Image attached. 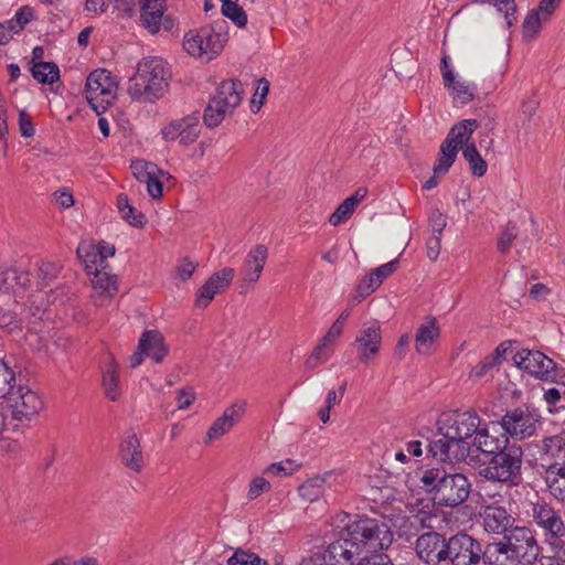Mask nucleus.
Listing matches in <instances>:
<instances>
[{
    "label": "nucleus",
    "instance_id": "nucleus-55",
    "mask_svg": "<svg viewBox=\"0 0 565 565\" xmlns=\"http://www.w3.org/2000/svg\"><path fill=\"white\" fill-rule=\"evenodd\" d=\"M19 129L21 136L24 138H31L35 134V128L32 118L24 109L19 111Z\"/></svg>",
    "mask_w": 565,
    "mask_h": 565
},
{
    "label": "nucleus",
    "instance_id": "nucleus-29",
    "mask_svg": "<svg viewBox=\"0 0 565 565\" xmlns=\"http://www.w3.org/2000/svg\"><path fill=\"white\" fill-rule=\"evenodd\" d=\"M480 122L477 119H463L455 124L443 143L450 148L455 147V151L466 148L471 143L473 132L478 129Z\"/></svg>",
    "mask_w": 565,
    "mask_h": 565
},
{
    "label": "nucleus",
    "instance_id": "nucleus-49",
    "mask_svg": "<svg viewBox=\"0 0 565 565\" xmlns=\"http://www.w3.org/2000/svg\"><path fill=\"white\" fill-rule=\"evenodd\" d=\"M380 286V280L376 279L375 275L371 271L364 279L360 281L356 287L359 295L358 301H361L370 294H372Z\"/></svg>",
    "mask_w": 565,
    "mask_h": 565
},
{
    "label": "nucleus",
    "instance_id": "nucleus-9",
    "mask_svg": "<svg viewBox=\"0 0 565 565\" xmlns=\"http://www.w3.org/2000/svg\"><path fill=\"white\" fill-rule=\"evenodd\" d=\"M117 83L105 68L93 71L86 78L85 96L92 109L100 115L117 96Z\"/></svg>",
    "mask_w": 565,
    "mask_h": 565
},
{
    "label": "nucleus",
    "instance_id": "nucleus-15",
    "mask_svg": "<svg viewBox=\"0 0 565 565\" xmlns=\"http://www.w3.org/2000/svg\"><path fill=\"white\" fill-rule=\"evenodd\" d=\"M504 543L520 558L531 562L539 554V544L531 529L526 526L510 527L504 534Z\"/></svg>",
    "mask_w": 565,
    "mask_h": 565
},
{
    "label": "nucleus",
    "instance_id": "nucleus-61",
    "mask_svg": "<svg viewBox=\"0 0 565 565\" xmlns=\"http://www.w3.org/2000/svg\"><path fill=\"white\" fill-rule=\"evenodd\" d=\"M121 214V217L134 226L143 225V214L138 212L132 205L127 207Z\"/></svg>",
    "mask_w": 565,
    "mask_h": 565
},
{
    "label": "nucleus",
    "instance_id": "nucleus-27",
    "mask_svg": "<svg viewBox=\"0 0 565 565\" xmlns=\"http://www.w3.org/2000/svg\"><path fill=\"white\" fill-rule=\"evenodd\" d=\"M440 337V328L435 317H427L418 327L415 335V350L420 355H430Z\"/></svg>",
    "mask_w": 565,
    "mask_h": 565
},
{
    "label": "nucleus",
    "instance_id": "nucleus-16",
    "mask_svg": "<svg viewBox=\"0 0 565 565\" xmlns=\"http://www.w3.org/2000/svg\"><path fill=\"white\" fill-rule=\"evenodd\" d=\"M199 121V113L173 120L162 128V138L168 142L179 139L180 143L184 146L191 145L200 135Z\"/></svg>",
    "mask_w": 565,
    "mask_h": 565
},
{
    "label": "nucleus",
    "instance_id": "nucleus-51",
    "mask_svg": "<svg viewBox=\"0 0 565 565\" xmlns=\"http://www.w3.org/2000/svg\"><path fill=\"white\" fill-rule=\"evenodd\" d=\"M337 558L332 557L329 553V546L323 552H318L303 558L299 565H338Z\"/></svg>",
    "mask_w": 565,
    "mask_h": 565
},
{
    "label": "nucleus",
    "instance_id": "nucleus-19",
    "mask_svg": "<svg viewBox=\"0 0 565 565\" xmlns=\"http://www.w3.org/2000/svg\"><path fill=\"white\" fill-rule=\"evenodd\" d=\"M234 275V269L230 267L222 268L214 273L198 290L195 300L196 307H207L217 294L224 291L231 285Z\"/></svg>",
    "mask_w": 565,
    "mask_h": 565
},
{
    "label": "nucleus",
    "instance_id": "nucleus-2",
    "mask_svg": "<svg viewBox=\"0 0 565 565\" xmlns=\"http://www.w3.org/2000/svg\"><path fill=\"white\" fill-rule=\"evenodd\" d=\"M482 420L472 409L443 413L437 420V429L444 438L430 441L428 452L435 459L457 463L470 454L473 439Z\"/></svg>",
    "mask_w": 565,
    "mask_h": 565
},
{
    "label": "nucleus",
    "instance_id": "nucleus-4",
    "mask_svg": "<svg viewBox=\"0 0 565 565\" xmlns=\"http://www.w3.org/2000/svg\"><path fill=\"white\" fill-rule=\"evenodd\" d=\"M167 63L157 56L145 57L129 78L128 94L138 102L153 103L162 97L168 86Z\"/></svg>",
    "mask_w": 565,
    "mask_h": 565
},
{
    "label": "nucleus",
    "instance_id": "nucleus-30",
    "mask_svg": "<svg viewBox=\"0 0 565 565\" xmlns=\"http://www.w3.org/2000/svg\"><path fill=\"white\" fill-rule=\"evenodd\" d=\"M508 439L504 435L494 436L490 434L488 425L481 423L480 429L476 433L473 439H471V448L494 456L508 446Z\"/></svg>",
    "mask_w": 565,
    "mask_h": 565
},
{
    "label": "nucleus",
    "instance_id": "nucleus-48",
    "mask_svg": "<svg viewBox=\"0 0 565 565\" xmlns=\"http://www.w3.org/2000/svg\"><path fill=\"white\" fill-rule=\"evenodd\" d=\"M298 469V465L292 460H285L271 463L265 469V473L278 477H286L294 473Z\"/></svg>",
    "mask_w": 565,
    "mask_h": 565
},
{
    "label": "nucleus",
    "instance_id": "nucleus-64",
    "mask_svg": "<svg viewBox=\"0 0 565 565\" xmlns=\"http://www.w3.org/2000/svg\"><path fill=\"white\" fill-rule=\"evenodd\" d=\"M553 555L544 556L540 565H565V548L561 551H551Z\"/></svg>",
    "mask_w": 565,
    "mask_h": 565
},
{
    "label": "nucleus",
    "instance_id": "nucleus-31",
    "mask_svg": "<svg viewBox=\"0 0 565 565\" xmlns=\"http://www.w3.org/2000/svg\"><path fill=\"white\" fill-rule=\"evenodd\" d=\"M520 558L504 542L489 543L482 550L481 565H519Z\"/></svg>",
    "mask_w": 565,
    "mask_h": 565
},
{
    "label": "nucleus",
    "instance_id": "nucleus-26",
    "mask_svg": "<svg viewBox=\"0 0 565 565\" xmlns=\"http://www.w3.org/2000/svg\"><path fill=\"white\" fill-rule=\"evenodd\" d=\"M338 481V475L333 471L324 472L306 480L298 489L299 494L307 501L313 502L331 490Z\"/></svg>",
    "mask_w": 565,
    "mask_h": 565
},
{
    "label": "nucleus",
    "instance_id": "nucleus-42",
    "mask_svg": "<svg viewBox=\"0 0 565 565\" xmlns=\"http://www.w3.org/2000/svg\"><path fill=\"white\" fill-rule=\"evenodd\" d=\"M17 384L15 372L0 359V398L6 399Z\"/></svg>",
    "mask_w": 565,
    "mask_h": 565
},
{
    "label": "nucleus",
    "instance_id": "nucleus-41",
    "mask_svg": "<svg viewBox=\"0 0 565 565\" xmlns=\"http://www.w3.org/2000/svg\"><path fill=\"white\" fill-rule=\"evenodd\" d=\"M238 0H222V14L231 19L238 28H243L247 23V15L242 7L237 3Z\"/></svg>",
    "mask_w": 565,
    "mask_h": 565
},
{
    "label": "nucleus",
    "instance_id": "nucleus-38",
    "mask_svg": "<svg viewBox=\"0 0 565 565\" xmlns=\"http://www.w3.org/2000/svg\"><path fill=\"white\" fill-rule=\"evenodd\" d=\"M462 156L468 161L473 175L483 177L487 173L488 164L477 150L475 141L463 148Z\"/></svg>",
    "mask_w": 565,
    "mask_h": 565
},
{
    "label": "nucleus",
    "instance_id": "nucleus-24",
    "mask_svg": "<svg viewBox=\"0 0 565 565\" xmlns=\"http://www.w3.org/2000/svg\"><path fill=\"white\" fill-rule=\"evenodd\" d=\"M119 458L122 465L134 472H140L143 469L145 458L140 440L135 433H128L120 441Z\"/></svg>",
    "mask_w": 565,
    "mask_h": 565
},
{
    "label": "nucleus",
    "instance_id": "nucleus-57",
    "mask_svg": "<svg viewBox=\"0 0 565 565\" xmlns=\"http://www.w3.org/2000/svg\"><path fill=\"white\" fill-rule=\"evenodd\" d=\"M398 265V259L391 260L384 265H381L372 270L373 275H375L376 279L380 280V285L391 276L396 269Z\"/></svg>",
    "mask_w": 565,
    "mask_h": 565
},
{
    "label": "nucleus",
    "instance_id": "nucleus-5",
    "mask_svg": "<svg viewBox=\"0 0 565 565\" xmlns=\"http://www.w3.org/2000/svg\"><path fill=\"white\" fill-rule=\"evenodd\" d=\"M523 450L516 445H508L492 456L487 466L479 470V476L489 481L518 486L522 480Z\"/></svg>",
    "mask_w": 565,
    "mask_h": 565
},
{
    "label": "nucleus",
    "instance_id": "nucleus-56",
    "mask_svg": "<svg viewBox=\"0 0 565 565\" xmlns=\"http://www.w3.org/2000/svg\"><path fill=\"white\" fill-rule=\"evenodd\" d=\"M134 175L139 180L140 182H143L147 177L154 173V166L148 164L143 161H135L130 166Z\"/></svg>",
    "mask_w": 565,
    "mask_h": 565
},
{
    "label": "nucleus",
    "instance_id": "nucleus-13",
    "mask_svg": "<svg viewBox=\"0 0 565 565\" xmlns=\"http://www.w3.org/2000/svg\"><path fill=\"white\" fill-rule=\"evenodd\" d=\"M537 423V415L529 407L513 408L501 418V427L504 433L520 440L533 436Z\"/></svg>",
    "mask_w": 565,
    "mask_h": 565
},
{
    "label": "nucleus",
    "instance_id": "nucleus-11",
    "mask_svg": "<svg viewBox=\"0 0 565 565\" xmlns=\"http://www.w3.org/2000/svg\"><path fill=\"white\" fill-rule=\"evenodd\" d=\"M6 401L12 418L19 422L31 420L39 415L44 406L40 394L22 384H17Z\"/></svg>",
    "mask_w": 565,
    "mask_h": 565
},
{
    "label": "nucleus",
    "instance_id": "nucleus-58",
    "mask_svg": "<svg viewBox=\"0 0 565 565\" xmlns=\"http://www.w3.org/2000/svg\"><path fill=\"white\" fill-rule=\"evenodd\" d=\"M429 224L433 235L441 236L443 231L447 225L446 216L439 211H434L429 217Z\"/></svg>",
    "mask_w": 565,
    "mask_h": 565
},
{
    "label": "nucleus",
    "instance_id": "nucleus-44",
    "mask_svg": "<svg viewBox=\"0 0 565 565\" xmlns=\"http://www.w3.org/2000/svg\"><path fill=\"white\" fill-rule=\"evenodd\" d=\"M519 234L516 224L509 222L498 237L497 248L500 253H507Z\"/></svg>",
    "mask_w": 565,
    "mask_h": 565
},
{
    "label": "nucleus",
    "instance_id": "nucleus-50",
    "mask_svg": "<svg viewBox=\"0 0 565 565\" xmlns=\"http://www.w3.org/2000/svg\"><path fill=\"white\" fill-rule=\"evenodd\" d=\"M493 4L498 8L499 11H504V19L507 26L510 28L516 21L515 12L516 6L514 0H492Z\"/></svg>",
    "mask_w": 565,
    "mask_h": 565
},
{
    "label": "nucleus",
    "instance_id": "nucleus-34",
    "mask_svg": "<svg viewBox=\"0 0 565 565\" xmlns=\"http://www.w3.org/2000/svg\"><path fill=\"white\" fill-rule=\"evenodd\" d=\"M366 195L367 189L359 188L335 209L329 217V223L333 226H338L341 223L347 222L352 216L355 207L366 198Z\"/></svg>",
    "mask_w": 565,
    "mask_h": 565
},
{
    "label": "nucleus",
    "instance_id": "nucleus-28",
    "mask_svg": "<svg viewBox=\"0 0 565 565\" xmlns=\"http://www.w3.org/2000/svg\"><path fill=\"white\" fill-rule=\"evenodd\" d=\"M118 369L115 356L110 352L106 353L102 365V385L105 396L113 402L121 395Z\"/></svg>",
    "mask_w": 565,
    "mask_h": 565
},
{
    "label": "nucleus",
    "instance_id": "nucleus-53",
    "mask_svg": "<svg viewBox=\"0 0 565 565\" xmlns=\"http://www.w3.org/2000/svg\"><path fill=\"white\" fill-rule=\"evenodd\" d=\"M270 488L271 484L268 480H266L264 477H256L250 481L247 498L248 500H254L264 492H268Z\"/></svg>",
    "mask_w": 565,
    "mask_h": 565
},
{
    "label": "nucleus",
    "instance_id": "nucleus-8",
    "mask_svg": "<svg viewBox=\"0 0 565 565\" xmlns=\"http://www.w3.org/2000/svg\"><path fill=\"white\" fill-rule=\"evenodd\" d=\"M243 94V84L239 81L222 82L204 110V124L210 128L221 125L241 104Z\"/></svg>",
    "mask_w": 565,
    "mask_h": 565
},
{
    "label": "nucleus",
    "instance_id": "nucleus-60",
    "mask_svg": "<svg viewBox=\"0 0 565 565\" xmlns=\"http://www.w3.org/2000/svg\"><path fill=\"white\" fill-rule=\"evenodd\" d=\"M142 183H146L147 191L152 199H160L162 196V182L154 177V173L147 177Z\"/></svg>",
    "mask_w": 565,
    "mask_h": 565
},
{
    "label": "nucleus",
    "instance_id": "nucleus-21",
    "mask_svg": "<svg viewBox=\"0 0 565 565\" xmlns=\"http://www.w3.org/2000/svg\"><path fill=\"white\" fill-rule=\"evenodd\" d=\"M246 411V403L244 401H238L227 407L221 417L215 419L213 424L210 426L206 437L205 444H210L226 433H228L236 424L241 422Z\"/></svg>",
    "mask_w": 565,
    "mask_h": 565
},
{
    "label": "nucleus",
    "instance_id": "nucleus-39",
    "mask_svg": "<svg viewBox=\"0 0 565 565\" xmlns=\"http://www.w3.org/2000/svg\"><path fill=\"white\" fill-rule=\"evenodd\" d=\"M115 255V246L106 242H102L97 245V253H86L84 262L86 269H90L94 266L105 267L106 259Z\"/></svg>",
    "mask_w": 565,
    "mask_h": 565
},
{
    "label": "nucleus",
    "instance_id": "nucleus-3",
    "mask_svg": "<svg viewBox=\"0 0 565 565\" xmlns=\"http://www.w3.org/2000/svg\"><path fill=\"white\" fill-rule=\"evenodd\" d=\"M419 480L438 505L457 507L468 499L471 489L463 473L450 472L444 467L424 470Z\"/></svg>",
    "mask_w": 565,
    "mask_h": 565
},
{
    "label": "nucleus",
    "instance_id": "nucleus-46",
    "mask_svg": "<svg viewBox=\"0 0 565 565\" xmlns=\"http://www.w3.org/2000/svg\"><path fill=\"white\" fill-rule=\"evenodd\" d=\"M268 92L269 82L265 77L259 78L257 81L256 90L250 100V109L253 113H257L260 109L266 99V96L268 95Z\"/></svg>",
    "mask_w": 565,
    "mask_h": 565
},
{
    "label": "nucleus",
    "instance_id": "nucleus-1",
    "mask_svg": "<svg viewBox=\"0 0 565 565\" xmlns=\"http://www.w3.org/2000/svg\"><path fill=\"white\" fill-rule=\"evenodd\" d=\"M392 541L393 534L386 524L365 518L348 524L329 544V553L340 565H356L364 558L372 562L375 555H385L382 551Z\"/></svg>",
    "mask_w": 565,
    "mask_h": 565
},
{
    "label": "nucleus",
    "instance_id": "nucleus-12",
    "mask_svg": "<svg viewBox=\"0 0 565 565\" xmlns=\"http://www.w3.org/2000/svg\"><path fill=\"white\" fill-rule=\"evenodd\" d=\"M515 365L543 381L554 382L557 377L555 362L541 351L522 349L513 355Z\"/></svg>",
    "mask_w": 565,
    "mask_h": 565
},
{
    "label": "nucleus",
    "instance_id": "nucleus-25",
    "mask_svg": "<svg viewBox=\"0 0 565 565\" xmlns=\"http://www.w3.org/2000/svg\"><path fill=\"white\" fill-rule=\"evenodd\" d=\"M267 256L268 249L262 244H257L248 252L241 268V277L244 282L254 284L258 281L265 267Z\"/></svg>",
    "mask_w": 565,
    "mask_h": 565
},
{
    "label": "nucleus",
    "instance_id": "nucleus-35",
    "mask_svg": "<svg viewBox=\"0 0 565 565\" xmlns=\"http://www.w3.org/2000/svg\"><path fill=\"white\" fill-rule=\"evenodd\" d=\"M545 482L551 495L558 502L565 503V467L546 470Z\"/></svg>",
    "mask_w": 565,
    "mask_h": 565
},
{
    "label": "nucleus",
    "instance_id": "nucleus-40",
    "mask_svg": "<svg viewBox=\"0 0 565 565\" xmlns=\"http://www.w3.org/2000/svg\"><path fill=\"white\" fill-rule=\"evenodd\" d=\"M455 147L441 143L439 156L434 164V173L445 175L457 158Z\"/></svg>",
    "mask_w": 565,
    "mask_h": 565
},
{
    "label": "nucleus",
    "instance_id": "nucleus-22",
    "mask_svg": "<svg viewBox=\"0 0 565 565\" xmlns=\"http://www.w3.org/2000/svg\"><path fill=\"white\" fill-rule=\"evenodd\" d=\"M541 461L545 471L565 467V433L542 440Z\"/></svg>",
    "mask_w": 565,
    "mask_h": 565
},
{
    "label": "nucleus",
    "instance_id": "nucleus-45",
    "mask_svg": "<svg viewBox=\"0 0 565 565\" xmlns=\"http://www.w3.org/2000/svg\"><path fill=\"white\" fill-rule=\"evenodd\" d=\"M60 268L56 264L51 262H41L38 268L39 285L46 287L58 275Z\"/></svg>",
    "mask_w": 565,
    "mask_h": 565
},
{
    "label": "nucleus",
    "instance_id": "nucleus-17",
    "mask_svg": "<svg viewBox=\"0 0 565 565\" xmlns=\"http://www.w3.org/2000/svg\"><path fill=\"white\" fill-rule=\"evenodd\" d=\"M447 540L437 532L422 534L416 541V553L420 559L429 565L446 563Z\"/></svg>",
    "mask_w": 565,
    "mask_h": 565
},
{
    "label": "nucleus",
    "instance_id": "nucleus-52",
    "mask_svg": "<svg viewBox=\"0 0 565 565\" xmlns=\"http://www.w3.org/2000/svg\"><path fill=\"white\" fill-rule=\"evenodd\" d=\"M540 12L532 11L530 12L524 22H523V33L526 38H533L541 29V18Z\"/></svg>",
    "mask_w": 565,
    "mask_h": 565
},
{
    "label": "nucleus",
    "instance_id": "nucleus-6",
    "mask_svg": "<svg viewBox=\"0 0 565 565\" xmlns=\"http://www.w3.org/2000/svg\"><path fill=\"white\" fill-rule=\"evenodd\" d=\"M226 24V21L221 19L212 25L189 31L183 40L184 50L194 57L214 58L227 41Z\"/></svg>",
    "mask_w": 565,
    "mask_h": 565
},
{
    "label": "nucleus",
    "instance_id": "nucleus-33",
    "mask_svg": "<svg viewBox=\"0 0 565 565\" xmlns=\"http://www.w3.org/2000/svg\"><path fill=\"white\" fill-rule=\"evenodd\" d=\"M139 350L157 363H160L168 353L162 334L156 330H147L141 334Z\"/></svg>",
    "mask_w": 565,
    "mask_h": 565
},
{
    "label": "nucleus",
    "instance_id": "nucleus-32",
    "mask_svg": "<svg viewBox=\"0 0 565 565\" xmlns=\"http://www.w3.org/2000/svg\"><path fill=\"white\" fill-rule=\"evenodd\" d=\"M30 282L29 274L17 268L0 269V290L22 298L25 286Z\"/></svg>",
    "mask_w": 565,
    "mask_h": 565
},
{
    "label": "nucleus",
    "instance_id": "nucleus-10",
    "mask_svg": "<svg viewBox=\"0 0 565 565\" xmlns=\"http://www.w3.org/2000/svg\"><path fill=\"white\" fill-rule=\"evenodd\" d=\"M483 545L471 535L459 532L447 540L446 563L449 565H481Z\"/></svg>",
    "mask_w": 565,
    "mask_h": 565
},
{
    "label": "nucleus",
    "instance_id": "nucleus-37",
    "mask_svg": "<svg viewBox=\"0 0 565 565\" xmlns=\"http://www.w3.org/2000/svg\"><path fill=\"white\" fill-rule=\"evenodd\" d=\"M445 87L450 90L452 99L461 105L470 103L475 98L477 89L473 84L455 81V77L452 78V84L445 85Z\"/></svg>",
    "mask_w": 565,
    "mask_h": 565
},
{
    "label": "nucleus",
    "instance_id": "nucleus-20",
    "mask_svg": "<svg viewBox=\"0 0 565 565\" xmlns=\"http://www.w3.org/2000/svg\"><path fill=\"white\" fill-rule=\"evenodd\" d=\"M93 274L90 279L94 289V301L97 306H105L117 294V277L106 270L105 267L94 266L87 269Z\"/></svg>",
    "mask_w": 565,
    "mask_h": 565
},
{
    "label": "nucleus",
    "instance_id": "nucleus-62",
    "mask_svg": "<svg viewBox=\"0 0 565 565\" xmlns=\"http://www.w3.org/2000/svg\"><path fill=\"white\" fill-rule=\"evenodd\" d=\"M195 398L192 390L181 388L178 391L177 401L179 409H186Z\"/></svg>",
    "mask_w": 565,
    "mask_h": 565
},
{
    "label": "nucleus",
    "instance_id": "nucleus-23",
    "mask_svg": "<svg viewBox=\"0 0 565 565\" xmlns=\"http://www.w3.org/2000/svg\"><path fill=\"white\" fill-rule=\"evenodd\" d=\"M486 532L504 535L513 525L514 519L503 507L486 505L480 513Z\"/></svg>",
    "mask_w": 565,
    "mask_h": 565
},
{
    "label": "nucleus",
    "instance_id": "nucleus-47",
    "mask_svg": "<svg viewBox=\"0 0 565 565\" xmlns=\"http://www.w3.org/2000/svg\"><path fill=\"white\" fill-rule=\"evenodd\" d=\"M0 328L9 333L21 330L22 319L11 310H0Z\"/></svg>",
    "mask_w": 565,
    "mask_h": 565
},
{
    "label": "nucleus",
    "instance_id": "nucleus-59",
    "mask_svg": "<svg viewBox=\"0 0 565 565\" xmlns=\"http://www.w3.org/2000/svg\"><path fill=\"white\" fill-rule=\"evenodd\" d=\"M195 267L196 265L188 257L183 258L177 266V277L183 281L188 280L193 275Z\"/></svg>",
    "mask_w": 565,
    "mask_h": 565
},
{
    "label": "nucleus",
    "instance_id": "nucleus-43",
    "mask_svg": "<svg viewBox=\"0 0 565 565\" xmlns=\"http://www.w3.org/2000/svg\"><path fill=\"white\" fill-rule=\"evenodd\" d=\"M226 563L227 565H267V562L257 554L243 548L235 550Z\"/></svg>",
    "mask_w": 565,
    "mask_h": 565
},
{
    "label": "nucleus",
    "instance_id": "nucleus-36",
    "mask_svg": "<svg viewBox=\"0 0 565 565\" xmlns=\"http://www.w3.org/2000/svg\"><path fill=\"white\" fill-rule=\"evenodd\" d=\"M34 79L42 84H53L58 79L60 70L56 64L51 62H38L31 67Z\"/></svg>",
    "mask_w": 565,
    "mask_h": 565
},
{
    "label": "nucleus",
    "instance_id": "nucleus-18",
    "mask_svg": "<svg viewBox=\"0 0 565 565\" xmlns=\"http://www.w3.org/2000/svg\"><path fill=\"white\" fill-rule=\"evenodd\" d=\"M139 3L141 25L150 33H158L161 26L167 31L172 29V20L163 15L166 10L164 0H139Z\"/></svg>",
    "mask_w": 565,
    "mask_h": 565
},
{
    "label": "nucleus",
    "instance_id": "nucleus-7",
    "mask_svg": "<svg viewBox=\"0 0 565 565\" xmlns=\"http://www.w3.org/2000/svg\"><path fill=\"white\" fill-rule=\"evenodd\" d=\"M533 523L541 530L543 542L550 551L565 548V521L559 510L550 502L537 500L532 503Z\"/></svg>",
    "mask_w": 565,
    "mask_h": 565
},
{
    "label": "nucleus",
    "instance_id": "nucleus-54",
    "mask_svg": "<svg viewBox=\"0 0 565 565\" xmlns=\"http://www.w3.org/2000/svg\"><path fill=\"white\" fill-rule=\"evenodd\" d=\"M495 359L487 356L470 370L469 377L477 381L487 375L494 366Z\"/></svg>",
    "mask_w": 565,
    "mask_h": 565
},
{
    "label": "nucleus",
    "instance_id": "nucleus-14",
    "mask_svg": "<svg viewBox=\"0 0 565 565\" xmlns=\"http://www.w3.org/2000/svg\"><path fill=\"white\" fill-rule=\"evenodd\" d=\"M381 344V326L376 320L363 323L352 343L359 354V362L362 364L370 363L379 355Z\"/></svg>",
    "mask_w": 565,
    "mask_h": 565
},
{
    "label": "nucleus",
    "instance_id": "nucleus-63",
    "mask_svg": "<svg viewBox=\"0 0 565 565\" xmlns=\"http://www.w3.org/2000/svg\"><path fill=\"white\" fill-rule=\"evenodd\" d=\"M441 236L433 235L427 242V256L430 260H436L440 254Z\"/></svg>",
    "mask_w": 565,
    "mask_h": 565
}]
</instances>
